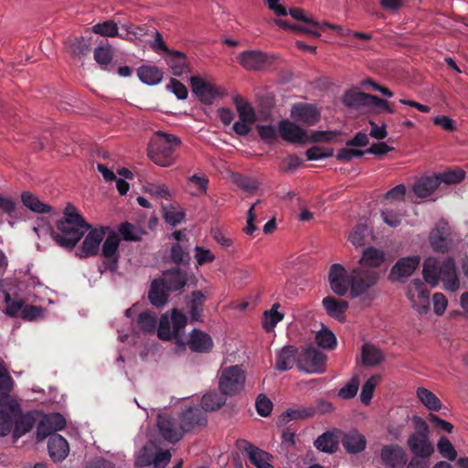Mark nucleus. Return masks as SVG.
I'll return each instance as SVG.
<instances>
[{"label": "nucleus", "mask_w": 468, "mask_h": 468, "mask_svg": "<svg viewBox=\"0 0 468 468\" xmlns=\"http://www.w3.org/2000/svg\"><path fill=\"white\" fill-rule=\"evenodd\" d=\"M244 383L243 370L239 366H231L222 370L218 388L223 395L234 396L242 390Z\"/></svg>", "instance_id": "6"}, {"label": "nucleus", "mask_w": 468, "mask_h": 468, "mask_svg": "<svg viewBox=\"0 0 468 468\" xmlns=\"http://www.w3.org/2000/svg\"><path fill=\"white\" fill-rule=\"evenodd\" d=\"M415 431L408 438L410 450L418 457L428 458L433 452L434 447L429 441V426L420 417L413 418Z\"/></svg>", "instance_id": "4"}, {"label": "nucleus", "mask_w": 468, "mask_h": 468, "mask_svg": "<svg viewBox=\"0 0 468 468\" xmlns=\"http://www.w3.org/2000/svg\"><path fill=\"white\" fill-rule=\"evenodd\" d=\"M137 324L142 331L153 333L156 328V317L149 312H143L138 315Z\"/></svg>", "instance_id": "60"}, {"label": "nucleus", "mask_w": 468, "mask_h": 468, "mask_svg": "<svg viewBox=\"0 0 468 468\" xmlns=\"http://www.w3.org/2000/svg\"><path fill=\"white\" fill-rule=\"evenodd\" d=\"M238 60L248 70H261L272 63L271 57L259 50L243 51Z\"/></svg>", "instance_id": "16"}, {"label": "nucleus", "mask_w": 468, "mask_h": 468, "mask_svg": "<svg viewBox=\"0 0 468 468\" xmlns=\"http://www.w3.org/2000/svg\"><path fill=\"white\" fill-rule=\"evenodd\" d=\"M94 59L102 69L111 64L113 57L112 48L110 45L100 46L94 49Z\"/></svg>", "instance_id": "57"}, {"label": "nucleus", "mask_w": 468, "mask_h": 468, "mask_svg": "<svg viewBox=\"0 0 468 468\" xmlns=\"http://www.w3.org/2000/svg\"><path fill=\"white\" fill-rule=\"evenodd\" d=\"M316 344L324 349H335L337 345V340L335 334L327 328L318 331L315 335Z\"/></svg>", "instance_id": "49"}, {"label": "nucleus", "mask_w": 468, "mask_h": 468, "mask_svg": "<svg viewBox=\"0 0 468 468\" xmlns=\"http://www.w3.org/2000/svg\"><path fill=\"white\" fill-rule=\"evenodd\" d=\"M225 395H219L217 392H208L205 394L201 399L203 411H214L221 408L225 402Z\"/></svg>", "instance_id": "44"}, {"label": "nucleus", "mask_w": 468, "mask_h": 468, "mask_svg": "<svg viewBox=\"0 0 468 468\" xmlns=\"http://www.w3.org/2000/svg\"><path fill=\"white\" fill-rule=\"evenodd\" d=\"M439 185L445 183L447 185H454L460 183L465 177V172L463 169L457 168L453 170H448L436 175Z\"/></svg>", "instance_id": "55"}, {"label": "nucleus", "mask_w": 468, "mask_h": 468, "mask_svg": "<svg viewBox=\"0 0 468 468\" xmlns=\"http://www.w3.org/2000/svg\"><path fill=\"white\" fill-rule=\"evenodd\" d=\"M420 262L418 255L400 258L397 261L390 271V277L397 276L398 279L407 278L413 274Z\"/></svg>", "instance_id": "23"}, {"label": "nucleus", "mask_w": 468, "mask_h": 468, "mask_svg": "<svg viewBox=\"0 0 468 468\" xmlns=\"http://www.w3.org/2000/svg\"><path fill=\"white\" fill-rule=\"evenodd\" d=\"M65 426L66 420L60 413L45 414L37 426V440L41 441Z\"/></svg>", "instance_id": "13"}, {"label": "nucleus", "mask_w": 468, "mask_h": 468, "mask_svg": "<svg viewBox=\"0 0 468 468\" xmlns=\"http://www.w3.org/2000/svg\"><path fill=\"white\" fill-rule=\"evenodd\" d=\"M163 210L165 222L174 227L180 224L185 218V212L176 210L173 206L164 207Z\"/></svg>", "instance_id": "62"}, {"label": "nucleus", "mask_w": 468, "mask_h": 468, "mask_svg": "<svg viewBox=\"0 0 468 468\" xmlns=\"http://www.w3.org/2000/svg\"><path fill=\"white\" fill-rule=\"evenodd\" d=\"M368 235V229L364 224L356 226L354 230L349 235V241L356 247L365 245L366 238Z\"/></svg>", "instance_id": "61"}, {"label": "nucleus", "mask_w": 468, "mask_h": 468, "mask_svg": "<svg viewBox=\"0 0 468 468\" xmlns=\"http://www.w3.org/2000/svg\"><path fill=\"white\" fill-rule=\"evenodd\" d=\"M300 353L292 345L284 346L276 352L274 367L280 371H287L297 366L299 368Z\"/></svg>", "instance_id": "17"}, {"label": "nucleus", "mask_w": 468, "mask_h": 468, "mask_svg": "<svg viewBox=\"0 0 468 468\" xmlns=\"http://www.w3.org/2000/svg\"><path fill=\"white\" fill-rule=\"evenodd\" d=\"M21 200L25 207L37 213H48L51 211V207L42 203L36 196L29 192H24L21 195Z\"/></svg>", "instance_id": "46"}, {"label": "nucleus", "mask_w": 468, "mask_h": 468, "mask_svg": "<svg viewBox=\"0 0 468 468\" xmlns=\"http://www.w3.org/2000/svg\"><path fill=\"white\" fill-rule=\"evenodd\" d=\"M171 319L167 314H163L159 320V325L157 329V335L161 340L169 341L173 338H177L174 327L172 326Z\"/></svg>", "instance_id": "53"}, {"label": "nucleus", "mask_w": 468, "mask_h": 468, "mask_svg": "<svg viewBox=\"0 0 468 468\" xmlns=\"http://www.w3.org/2000/svg\"><path fill=\"white\" fill-rule=\"evenodd\" d=\"M360 384L357 376H354L343 388L338 391V396L344 399H350L356 397Z\"/></svg>", "instance_id": "59"}, {"label": "nucleus", "mask_w": 468, "mask_h": 468, "mask_svg": "<svg viewBox=\"0 0 468 468\" xmlns=\"http://www.w3.org/2000/svg\"><path fill=\"white\" fill-rule=\"evenodd\" d=\"M449 226L447 223H441L430 234V244L431 248L438 252H446L449 250Z\"/></svg>", "instance_id": "30"}, {"label": "nucleus", "mask_w": 468, "mask_h": 468, "mask_svg": "<svg viewBox=\"0 0 468 468\" xmlns=\"http://www.w3.org/2000/svg\"><path fill=\"white\" fill-rule=\"evenodd\" d=\"M407 296L412 307L420 314L430 309V291L420 279H414L408 286Z\"/></svg>", "instance_id": "8"}, {"label": "nucleus", "mask_w": 468, "mask_h": 468, "mask_svg": "<svg viewBox=\"0 0 468 468\" xmlns=\"http://www.w3.org/2000/svg\"><path fill=\"white\" fill-rule=\"evenodd\" d=\"M405 216V211L399 207L391 208L386 207L381 210V218L383 221L389 227L396 228L401 224L402 218Z\"/></svg>", "instance_id": "48"}, {"label": "nucleus", "mask_w": 468, "mask_h": 468, "mask_svg": "<svg viewBox=\"0 0 468 468\" xmlns=\"http://www.w3.org/2000/svg\"><path fill=\"white\" fill-rule=\"evenodd\" d=\"M417 397L430 410L438 411L441 407V403L439 398L431 390L425 388H418Z\"/></svg>", "instance_id": "45"}, {"label": "nucleus", "mask_w": 468, "mask_h": 468, "mask_svg": "<svg viewBox=\"0 0 468 468\" xmlns=\"http://www.w3.org/2000/svg\"><path fill=\"white\" fill-rule=\"evenodd\" d=\"M380 458L389 468H403L407 463V454L399 444L384 445L380 452Z\"/></svg>", "instance_id": "18"}, {"label": "nucleus", "mask_w": 468, "mask_h": 468, "mask_svg": "<svg viewBox=\"0 0 468 468\" xmlns=\"http://www.w3.org/2000/svg\"><path fill=\"white\" fill-rule=\"evenodd\" d=\"M439 186V181L435 175L431 177L420 178L414 184L412 189L418 197L425 198L430 197Z\"/></svg>", "instance_id": "37"}, {"label": "nucleus", "mask_w": 468, "mask_h": 468, "mask_svg": "<svg viewBox=\"0 0 468 468\" xmlns=\"http://www.w3.org/2000/svg\"><path fill=\"white\" fill-rule=\"evenodd\" d=\"M91 30L93 33L103 37H120L122 38H125L122 34H119L118 26L113 20L98 23L91 27Z\"/></svg>", "instance_id": "47"}, {"label": "nucleus", "mask_w": 468, "mask_h": 468, "mask_svg": "<svg viewBox=\"0 0 468 468\" xmlns=\"http://www.w3.org/2000/svg\"><path fill=\"white\" fill-rule=\"evenodd\" d=\"M119 232L126 241H139L142 239V236L144 233L139 228L127 221L120 225Z\"/></svg>", "instance_id": "51"}, {"label": "nucleus", "mask_w": 468, "mask_h": 468, "mask_svg": "<svg viewBox=\"0 0 468 468\" xmlns=\"http://www.w3.org/2000/svg\"><path fill=\"white\" fill-rule=\"evenodd\" d=\"M350 272L339 263L330 266L328 271V282L332 291L338 296H345L348 290L351 291Z\"/></svg>", "instance_id": "11"}, {"label": "nucleus", "mask_w": 468, "mask_h": 468, "mask_svg": "<svg viewBox=\"0 0 468 468\" xmlns=\"http://www.w3.org/2000/svg\"><path fill=\"white\" fill-rule=\"evenodd\" d=\"M315 414L314 407L291 408L282 412L279 419V425H286L291 420H303L313 417Z\"/></svg>", "instance_id": "35"}, {"label": "nucleus", "mask_w": 468, "mask_h": 468, "mask_svg": "<svg viewBox=\"0 0 468 468\" xmlns=\"http://www.w3.org/2000/svg\"><path fill=\"white\" fill-rule=\"evenodd\" d=\"M385 260V255L383 251L378 250L374 247H369L364 250L361 259L358 263L359 266L364 267H379Z\"/></svg>", "instance_id": "42"}, {"label": "nucleus", "mask_w": 468, "mask_h": 468, "mask_svg": "<svg viewBox=\"0 0 468 468\" xmlns=\"http://www.w3.org/2000/svg\"><path fill=\"white\" fill-rule=\"evenodd\" d=\"M279 131L282 139L291 143H303L307 139V133L303 128L287 120L280 122Z\"/></svg>", "instance_id": "27"}, {"label": "nucleus", "mask_w": 468, "mask_h": 468, "mask_svg": "<svg viewBox=\"0 0 468 468\" xmlns=\"http://www.w3.org/2000/svg\"><path fill=\"white\" fill-rule=\"evenodd\" d=\"M370 94L358 91L356 90H348L343 96V103L348 108H360L369 106Z\"/></svg>", "instance_id": "41"}, {"label": "nucleus", "mask_w": 468, "mask_h": 468, "mask_svg": "<svg viewBox=\"0 0 468 468\" xmlns=\"http://www.w3.org/2000/svg\"><path fill=\"white\" fill-rule=\"evenodd\" d=\"M181 140L174 135L158 132L148 146V156L160 166H170L174 163V153Z\"/></svg>", "instance_id": "3"}, {"label": "nucleus", "mask_w": 468, "mask_h": 468, "mask_svg": "<svg viewBox=\"0 0 468 468\" xmlns=\"http://www.w3.org/2000/svg\"><path fill=\"white\" fill-rule=\"evenodd\" d=\"M289 14L292 17L298 21L304 22L306 25L314 26L317 28L330 27L333 30L337 31L339 34H342L343 27L337 25H332L327 22L319 23L314 20L313 17L305 15L304 10L298 7H293L289 10Z\"/></svg>", "instance_id": "39"}, {"label": "nucleus", "mask_w": 468, "mask_h": 468, "mask_svg": "<svg viewBox=\"0 0 468 468\" xmlns=\"http://www.w3.org/2000/svg\"><path fill=\"white\" fill-rule=\"evenodd\" d=\"M156 425L160 436L171 443L179 441L186 433L181 421L166 413L158 415Z\"/></svg>", "instance_id": "9"}, {"label": "nucleus", "mask_w": 468, "mask_h": 468, "mask_svg": "<svg viewBox=\"0 0 468 468\" xmlns=\"http://www.w3.org/2000/svg\"><path fill=\"white\" fill-rule=\"evenodd\" d=\"M48 451L53 462H61L69 455V446L64 437L54 433L48 439Z\"/></svg>", "instance_id": "24"}, {"label": "nucleus", "mask_w": 468, "mask_h": 468, "mask_svg": "<svg viewBox=\"0 0 468 468\" xmlns=\"http://www.w3.org/2000/svg\"><path fill=\"white\" fill-rule=\"evenodd\" d=\"M361 358L363 365L375 367L384 360V355L376 346L366 343L361 348Z\"/></svg>", "instance_id": "38"}, {"label": "nucleus", "mask_w": 468, "mask_h": 468, "mask_svg": "<svg viewBox=\"0 0 468 468\" xmlns=\"http://www.w3.org/2000/svg\"><path fill=\"white\" fill-rule=\"evenodd\" d=\"M256 410L261 417H268L272 410V402L265 395L260 394L256 399Z\"/></svg>", "instance_id": "64"}, {"label": "nucleus", "mask_w": 468, "mask_h": 468, "mask_svg": "<svg viewBox=\"0 0 468 468\" xmlns=\"http://www.w3.org/2000/svg\"><path fill=\"white\" fill-rule=\"evenodd\" d=\"M233 103L239 113V120L254 123L257 120L254 108L241 96L237 95L233 98Z\"/></svg>", "instance_id": "40"}, {"label": "nucleus", "mask_w": 468, "mask_h": 468, "mask_svg": "<svg viewBox=\"0 0 468 468\" xmlns=\"http://www.w3.org/2000/svg\"><path fill=\"white\" fill-rule=\"evenodd\" d=\"M213 340L211 336L198 329H194L188 339L189 348L197 353H208L213 348Z\"/></svg>", "instance_id": "29"}, {"label": "nucleus", "mask_w": 468, "mask_h": 468, "mask_svg": "<svg viewBox=\"0 0 468 468\" xmlns=\"http://www.w3.org/2000/svg\"><path fill=\"white\" fill-rule=\"evenodd\" d=\"M326 356L316 347L309 346L300 353L299 370L321 373L324 369Z\"/></svg>", "instance_id": "10"}, {"label": "nucleus", "mask_w": 468, "mask_h": 468, "mask_svg": "<svg viewBox=\"0 0 468 468\" xmlns=\"http://www.w3.org/2000/svg\"><path fill=\"white\" fill-rule=\"evenodd\" d=\"M437 449L440 454L450 461H454L457 457V452L450 440L444 436L441 437L437 443Z\"/></svg>", "instance_id": "58"}, {"label": "nucleus", "mask_w": 468, "mask_h": 468, "mask_svg": "<svg viewBox=\"0 0 468 468\" xmlns=\"http://www.w3.org/2000/svg\"><path fill=\"white\" fill-rule=\"evenodd\" d=\"M5 310V313L10 317L18 316L19 313H22L25 302L23 299H14L11 297L8 292H4Z\"/></svg>", "instance_id": "54"}, {"label": "nucleus", "mask_w": 468, "mask_h": 468, "mask_svg": "<svg viewBox=\"0 0 468 468\" xmlns=\"http://www.w3.org/2000/svg\"><path fill=\"white\" fill-rule=\"evenodd\" d=\"M179 420L186 432H189L197 427L206 426L207 423L206 413L197 406L189 407L182 411Z\"/></svg>", "instance_id": "20"}, {"label": "nucleus", "mask_w": 468, "mask_h": 468, "mask_svg": "<svg viewBox=\"0 0 468 468\" xmlns=\"http://www.w3.org/2000/svg\"><path fill=\"white\" fill-rule=\"evenodd\" d=\"M172 326L174 327V332H176V335L178 337L181 331L186 327L187 323V317L178 309H173L171 315Z\"/></svg>", "instance_id": "63"}, {"label": "nucleus", "mask_w": 468, "mask_h": 468, "mask_svg": "<svg viewBox=\"0 0 468 468\" xmlns=\"http://www.w3.org/2000/svg\"><path fill=\"white\" fill-rule=\"evenodd\" d=\"M105 228L90 229L82 245L79 248L76 255L80 258H89L99 253L100 245L105 236Z\"/></svg>", "instance_id": "14"}, {"label": "nucleus", "mask_w": 468, "mask_h": 468, "mask_svg": "<svg viewBox=\"0 0 468 468\" xmlns=\"http://www.w3.org/2000/svg\"><path fill=\"white\" fill-rule=\"evenodd\" d=\"M119 244L120 238L114 232L110 233L102 244L103 266L111 272H115L118 270Z\"/></svg>", "instance_id": "15"}, {"label": "nucleus", "mask_w": 468, "mask_h": 468, "mask_svg": "<svg viewBox=\"0 0 468 468\" xmlns=\"http://www.w3.org/2000/svg\"><path fill=\"white\" fill-rule=\"evenodd\" d=\"M170 261L178 266H189L190 244L187 242L173 243L170 249Z\"/></svg>", "instance_id": "32"}, {"label": "nucleus", "mask_w": 468, "mask_h": 468, "mask_svg": "<svg viewBox=\"0 0 468 468\" xmlns=\"http://www.w3.org/2000/svg\"><path fill=\"white\" fill-rule=\"evenodd\" d=\"M137 76L142 82L153 86L162 81L164 72L155 66L143 65L137 69Z\"/></svg>", "instance_id": "36"}, {"label": "nucleus", "mask_w": 468, "mask_h": 468, "mask_svg": "<svg viewBox=\"0 0 468 468\" xmlns=\"http://www.w3.org/2000/svg\"><path fill=\"white\" fill-rule=\"evenodd\" d=\"M326 314L336 320H341L348 309V303L334 296H326L322 301Z\"/></svg>", "instance_id": "34"}, {"label": "nucleus", "mask_w": 468, "mask_h": 468, "mask_svg": "<svg viewBox=\"0 0 468 468\" xmlns=\"http://www.w3.org/2000/svg\"><path fill=\"white\" fill-rule=\"evenodd\" d=\"M170 293L163 280L154 279L148 291V300L152 305L157 308L163 307L167 303Z\"/></svg>", "instance_id": "31"}, {"label": "nucleus", "mask_w": 468, "mask_h": 468, "mask_svg": "<svg viewBox=\"0 0 468 468\" xmlns=\"http://www.w3.org/2000/svg\"><path fill=\"white\" fill-rule=\"evenodd\" d=\"M246 453L250 463L256 468H273V466L271 463V462L273 459V456L271 453L252 444L248 445V447L246 448Z\"/></svg>", "instance_id": "33"}, {"label": "nucleus", "mask_w": 468, "mask_h": 468, "mask_svg": "<svg viewBox=\"0 0 468 468\" xmlns=\"http://www.w3.org/2000/svg\"><path fill=\"white\" fill-rule=\"evenodd\" d=\"M279 306V303H275L270 311L264 313L263 327L267 332L272 331L277 324L284 317L283 314L277 311Z\"/></svg>", "instance_id": "52"}, {"label": "nucleus", "mask_w": 468, "mask_h": 468, "mask_svg": "<svg viewBox=\"0 0 468 468\" xmlns=\"http://www.w3.org/2000/svg\"><path fill=\"white\" fill-rule=\"evenodd\" d=\"M341 442L345 450L351 454L363 452L367 446L366 437L356 430H351L343 434Z\"/></svg>", "instance_id": "25"}, {"label": "nucleus", "mask_w": 468, "mask_h": 468, "mask_svg": "<svg viewBox=\"0 0 468 468\" xmlns=\"http://www.w3.org/2000/svg\"><path fill=\"white\" fill-rule=\"evenodd\" d=\"M69 49L75 57L87 56L91 49L90 38L85 37L74 38L70 43Z\"/></svg>", "instance_id": "50"}, {"label": "nucleus", "mask_w": 468, "mask_h": 468, "mask_svg": "<svg viewBox=\"0 0 468 468\" xmlns=\"http://www.w3.org/2000/svg\"><path fill=\"white\" fill-rule=\"evenodd\" d=\"M206 296L201 291H194L186 300L187 313L191 322H202Z\"/></svg>", "instance_id": "28"}, {"label": "nucleus", "mask_w": 468, "mask_h": 468, "mask_svg": "<svg viewBox=\"0 0 468 468\" xmlns=\"http://www.w3.org/2000/svg\"><path fill=\"white\" fill-rule=\"evenodd\" d=\"M423 278L431 287H435L439 282H441L443 288L447 291L455 292L460 288V281L452 258L443 261L433 257L426 259L423 263Z\"/></svg>", "instance_id": "2"}, {"label": "nucleus", "mask_w": 468, "mask_h": 468, "mask_svg": "<svg viewBox=\"0 0 468 468\" xmlns=\"http://www.w3.org/2000/svg\"><path fill=\"white\" fill-rule=\"evenodd\" d=\"M166 56L165 62L174 76L181 77L184 73L190 72V65L185 53L171 50Z\"/></svg>", "instance_id": "26"}, {"label": "nucleus", "mask_w": 468, "mask_h": 468, "mask_svg": "<svg viewBox=\"0 0 468 468\" xmlns=\"http://www.w3.org/2000/svg\"><path fill=\"white\" fill-rule=\"evenodd\" d=\"M338 438L334 432L326 431L314 441V446L321 452L334 453L338 449Z\"/></svg>", "instance_id": "43"}, {"label": "nucleus", "mask_w": 468, "mask_h": 468, "mask_svg": "<svg viewBox=\"0 0 468 468\" xmlns=\"http://www.w3.org/2000/svg\"><path fill=\"white\" fill-rule=\"evenodd\" d=\"M352 298L359 297L367 292L378 282V272L364 266L353 268L350 271Z\"/></svg>", "instance_id": "5"}, {"label": "nucleus", "mask_w": 468, "mask_h": 468, "mask_svg": "<svg viewBox=\"0 0 468 468\" xmlns=\"http://www.w3.org/2000/svg\"><path fill=\"white\" fill-rule=\"evenodd\" d=\"M19 413L20 404L10 395L0 394V436H5L12 431L14 420Z\"/></svg>", "instance_id": "7"}, {"label": "nucleus", "mask_w": 468, "mask_h": 468, "mask_svg": "<svg viewBox=\"0 0 468 468\" xmlns=\"http://www.w3.org/2000/svg\"><path fill=\"white\" fill-rule=\"evenodd\" d=\"M57 230L51 229L50 235L61 248L72 250L84 234L91 229L75 207L68 204L64 209V217L56 222Z\"/></svg>", "instance_id": "1"}, {"label": "nucleus", "mask_w": 468, "mask_h": 468, "mask_svg": "<svg viewBox=\"0 0 468 468\" xmlns=\"http://www.w3.org/2000/svg\"><path fill=\"white\" fill-rule=\"evenodd\" d=\"M39 416L40 412L37 410H29L26 413L21 411V413L17 414L14 420V425L12 429L14 438L18 439L26 433L29 432L35 426Z\"/></svg>", "instance_id": "21"}, {"label": "nucleus", "mask_w": 468, "mask_h": 468, "mask_svg": "<svg viewBox=\"0 0 468 468\" xmlns=\"http://www.w3.org/2000/svg\"><path fill=\"white\" fill-rule=\"evenodd\" d=\"M380 378L379 375H373L365 382L360 394V399L363 404L367 405L371 401L375 388Z\"/></svg>", "instance_id": "56"}, {"label": "nucleus", "mask_w": 468, "mask_h": 468, "mask_svg": "<svg viewBox=\"0 0 468 468\" xmlns=\"http://www.w3.org/2000/svg\"><path fill=\"white\" fill-rule=\"evenodd\" d=\"M292 116L299 122L311 126L314 125L320 118V112L314 105L308 103L294 104Z\"/></svg>", "instance_id": "22"}, {"label": "nucleus", "mask_w": 468, "mask_h": 468, "mask_svg": "<svg viewBox=\"0 0 468 468\" xmlns=\"http://www.w3.org/2000/svg\"><path fill=\"white\" fill-rule=\"evenodd\" d=\"M190 85L192 91L203 104H212L217 97L223 94L220 89L198 76L190 78Z\"/></svg>", "instance_id": "12"}, {"label": "nucleus", "mask_w": 468, "mask_h": 468, "mask_svg": "<svg viewBox=\"0 0 468 468\" xmlns=\"http://www.w3.org/2000/svg\"><path fill=\"white\" fill-rule=\"evenodd\" d=\"M170 292H176L185 288L188 282L187 272L179 267L165 271L160 277Z\"/></svg>", "instance_id": "19"}]
</instances>
